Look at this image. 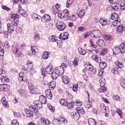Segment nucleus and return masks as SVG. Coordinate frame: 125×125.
<instances>
[{"instance_id": "obj_1", "label": "nucleus", "mask_w": 125, "mask_h": 125, "mask_svg": "<svg viewBox=\"0 0 125 125\" xmlns=\"http://www.w3.org/2000/svg\"><path fill=\"white\" fill-rule=\"evenodd\" d=\"M101 87L99 89H98V91L100 93L103 92H106V90L107 89L106 88V87L104 86L105 85V83H106V81H105V79L104 78H101L99 80Z\"/></svg>"}, {"instance_id": "obj_2", "label": "nucleus", "mask_w": 125, "mask_h": 125, "mask_svg": "<svg viewBox=\"0 0 125 125\" xmlns=\"http://www.w3.org/2000/svg\"><path fill=\"white\" fill-rule=\"evenodd\" d=\"M57 14L59 18H61V19H64V18L70 19V17L69 16V10H65L62 12H59L57 13Z\"/></svg>"}, {"instance_id": "obj_3", "label": "nucleus", "mask_w": 125, "mask_h": 125, "mask_svg": "<svg viewBox=\"0 0 125 125\" xmlns=\"http://www.w3.org/2000/svg\"><path fill=\"white\" fill-rule=\"evenodd\" d=\"M12 50L17 57H20L21 56V53L19 51V46L18 44H17L12 46Z\"/></svg>"}, {"instance_id": "obj_4", "label": "nucleus", "mask_w": 125, "mask_h": 125, "mask_svg": "<svg viewBox=\"0 0 125 125\" xmlns=\"http://www.w3.org/2000/svg\"><path fill=\"white\" fill-rule=\"evenodd\" d=\"M56 27L58 31H64L66 29V24L62 21H58L56 24Z\"/></svg>"}, {"instance_id": "obj_5", "label": "nucleus", "mask_w": 125, "mask_h": 125, "mask_svg": "<svg viewBox=\"0 0 125 125\" xmlns=\"http://www.w3.org/2000/svg\"><path fill=\"white\" fill-rule=\"evenodd\" d=\"M11 19H13L15 27H17V26H18V24H19V15L17 14H12L11 15Z\"/></svg>"}, {"instance_id": "obj_6", "label": "nucleus", "mask_w": 125, "mask_h": 125, "mask_svg": "<svg viewBox=\"0 0 125 125\" xmlns=\"http://www.w3.org/2000/svg\"><path fill=\"white\" fill-rule=\"evenodd\" d=\"M101 109V111L103 112V113H105L106 114L105 116L107 117V115L109 114L110 112V110H109V107L107 106H105L104 104H102L100 106Z\"/></svg>"}, {"instance_id": "obj_7", "label": "nucleus", "mask_w": 125, "mask_h": 125, "mask_svg": "<svg viewBox=\"0 0 125 125\" xmlns=\"http://www.w3.org/2000/svg\"><path fill=\"white\" fill-rule=\"evenodd\" d=\"M18 80L20 82H27L28 80V76L27 75L24 74L22 72L20 73Z\"/></svg>"}, {"instance_id": "obj_8", "label": "nucleus", "mask_w": 125, "mask_h": 125, "mask_svg": "<svg viewBox=\"0 0 125 125\" xmlns=\"http://www.w3.org/2000/svg\"><path fill=\"white\" fill-rule=\"evenodd\" d=\"M28 88L30 90V91L32 94H39V90L37 88H35L34 86H33V84L30 85H28Z\"/></svg>"}, {"instance_id": "obj_9", "label": "nucleus", "mask_w": 125, "mask_h": 125, "mask_svg": "<svg viewBox=\"0 0 125 125\" xmlns=\"http://www.w3.org/2000/svg\"><path fill=\"white\" fill-rule=\"evenodd\" d=\"M71 118L74 119L75 121H78L80 119L81 114L78 113V111H73L71 114Z\"/></svg>"}, {"instance_id": "obj_10", "label": "nucleus", "mask_w": 125, "mask_h": 125, "mask_svg": "<svg viewBox=\"0 0 125 125\" xmlns=\"http://www.w3.org/2000/svg\"><path fill=\"white\" fill-rule=\"evenodd\" d=\"M55 71L56 73L59 74V76H62L64 74V67L62 66H59L58 68H56Z\"/></svg>"}, {"instance_id": "obj_11", "label": "nucleus", "mask_w": 125, "mask_h": 125, "mask_svg": "<svg viewBox=\"0 0 125 125\" xmlns=\"http://www.w3.org/2000/svg\"><path fill=\"white\" fill-rule=\"evenodd\" d=\"M50 16L49 15L45 14L43 17L41 18V21L44 23H47L50 21Z\"/></svg>"}, {"instance_id": "obj_12", "label": "nucleus", "mask_w": 125, "mask_h": 125, "mask_svg": "<svg viewBox=\"0 0 125 125\" xmlns=\"http://www.w3.org/2000/svg\"><path fill=\"white\" fill-rule=\"evenodd\" d=\"M7 30L8 33H13L14 32V27L15 25L14 23H8L7 24Z\"/></svg>"}, {"instance_id": "obj_13", "label": "nucleus", "mask_w": 125, "mask_h": 125, "mask_svg": "<svg viewBox=\"0 0 125 125\" xmlns=\"http://www.w3.org/2000/svg\"><path fill=\"white\" fill-rule=\"evenodd\" d=\"M9 85L8 84H0V90L1 91H8L9 90Z\"/></svg>"}, {"instance_id": "obj_14", "label": "nucleus", "mask_w": 125, "mask_h": 125, "mask_svg": "<svg viewBox=\"0 0 125 125\" xmlns=\"http://www.w3.org/2000/svg\"><path fill=\"white\" fill-rule=\"evenodd\" d=\"M69 34L68 32H65L64 33H61L59 36V38L62 41H66L67 39H69Z\"/></svg>"}, {"instance_id": "obj_15", "label": "nucleus", "mask_w": 125, "mask_h": 125, "mask_svg": "<svg viewBox=\"0 0 125 125\" xmlns=\"http://www.w3.org/2000/svg\"><path fill=\"white\" fill-rule=\"evenodd\" d=\"M34 106L37 109H42V103L40 100L39 101H35L34 102Z\"/></svg>"}, {"instance_id": "obj_16", "label": "nucleus", "mask_w": 125, "mask_h": 125, "mask_svg": "<svg viewBox=\"0 0 125 125\" xmlns=\"http://www.w3.org/2000/svg\"><path fill=\"white\" fill-rule=\"evenodd\" d=\"M84 106L87 109H92V102L90 101L85 102L84 103Z\"/></svg>"}, {"instance_id": "obj_17", "label": "nucleus", "mask_w": 125, "mask_h": 125, "mask_svg": "<svg viewBox=\"0 0 125 125\" xmlns=\"http://www.w3.org/2000/svg\"><path fill=\"white\" fill-rule=\"evenodd\" d=\"M92 58L93 60L98 63H100V62H101V58L98 57V56L96 54L93 55L92 56Z\"/></svg>"}, {"instance_id": "obj_18", "label": "nucleus", "mask_w": 125, "mask_h": 125, "mask_svg": "<svg viewBox=\"0 0 125 125\" xmlns=\"http://www.w3.org/2000/svg\"><path fill=\"white\" fill-rule=\"evenodd\" d=\"M62 81L64 84H68L70 82V78H69V77L68 76H63L62 77Z\"/></svg>"}, {"instance_id": "obj_19", "label": "nucleus", "mask_w": 125, "mask_h": 125, "mask_svg": "<svg viewBox=\"0 0 125 125\" xmlns=\"http://www.w3.org/2000/svg\"><path fill=\"white\" fill-rule=\"evenodd\" d=\"M25 112L26 114V118H32L33 116H34L33 112L31 110L29 109H25Z\"/></svg>"}, {"instance_id": "obj_20", "label": "nucleus", "mask_w": 125, "mask_h": 125, "mask_svg": "<svg viewBox=\"0 0 125 125\" xmlns=\"http://www.w3.org/2000/svg\"><path fill=\"white\" fill-rule=\"evenodd\" d=\"M31 51L32 55H36V53H37V51H38V47L37 46L32 45L31 46Z\"/></svg>"}, {"instance_id": "obj_21", "label": "nucleus", "mask_w": 125, "mask_h": 125, "mask_svg": "<svg viewBox=\"0 0 125 125\" xmlns=\"http://www.w3.org/2000/svg\"><path fill=\"white\" fill-rule=\"evenodd\" d=\"M125 26H123V24H119V25L117 26V31L118 33H121L124 32V31L125 30Z\"/></svg>"}, {"instance_id": "obj_22", "label": "nucleus", "mask_w": 125, "mask_h": 125, "mask_svg": "<svg viewBox=\"0 0 125 125\" xmlns=\"http://www.w3.org/2000/svg\"><path fill=\"white\" fill-rule=\"evenodd\" d=\"M111 18L113 20V21H118L120 16H119L118 14L114 13L111 15Z\"/></svg>"}, {"instance_id": "obj_23", "label": "nucleus", "mask_w": 125, "mask_h": 125, "mask_svg": "<svg viewBox=\"0 0 125 125\" xmlns=\"http://www.w3.org/2000/svg\"><path fill=\"white\" fill-rule=\"evenodd\" d=\"M45 94L48 99H51V98H52V93H51V91L50 90H46L45 91Z\"/></svg>"}, {"instance_id": "obj_24", "label": "nucleus", "mask_w": 125, "mask_h": 125, "mask_svg": "<svg viewBox=\"0 0 125 125\" xmlns=\"http://www.w3.org/2000/svg\"><path fill=\"white\" fill-rule=\"evenodd\" d=\"M45 70H46L47 73L49 75H50V74H51V73L53 72V69H52V66H51V65H48L45 68Z\"/></svg>"}, {"instance_id": "obj_25", "label": "nucleus", "mask_w": 125, "mask_h": 125, "mask_svg": "<svg viewBox=\"0 0 125 125\" xmlns=\"http://www.w3.org/2000/svg\"><path fill=\"white\" fill-rule=\"evenodd\" d=\"M94 38H98L101 36V32L99 30L94 31H93Z\"/></svg>"}, {"instance_id": "obj_26", "label": "nucleus", "mask_w": 125, "mask_h": 125, "mask_svg": "<svg viewBox=\"0 0 125 125\" xmlns=\"http://www.w3.org/2000/svg\"><path fill=\"white\" fill-rule=\"evenodd\" d=\"M30 111H32L33 113L34 112L35 114H38L39 112V109L36 108V106L35 105H30L29 107Z\"/></svg>"}, {"instance_id": "obj_27", "label": "nucleus", "mask_w": 125, "mask_h": 125, "mask_svg": "<svg viewBox=\"0 0 125 125\" xmlns=\"http://www.w3.org/2000/svg\"><path fill=\"white\" fill-rule=\"evenodd\" d=\"M99 22L102 26H106L108 23L107 20L106 19H100Z\"/></svg>"}, {"instance_id": "obj_28", "label": "nucleus", "mask_w": 125, "mask_h": 125, "mask_svg": "<svg viewBox=\"0 0 125 125\" xmlns=\"http://www.w3.org/2000/svg\"><path fill=\"white\" fill-rule=\"evenodd\" d=\"M39 101L43 104H45L46 102V98L43 95H41L39 97Z\"/></svg>"}, {"instance_id": "obj_29", "label": "nucleus", "mask_w": 125, "mask_h": 125, "mask_svg": "<svg viewBox=\"0 0 125 125\" xmlns=\"http://www.w3.org/2000/svg\"><path fill=\"white\" fill-rule=\"evenodd\" d=\"M1 102L3 106H4V107H5L6 108H7V107H8V104L7 103V101H6L5 97H3L1 99Z\"/></svg>"}, {"instance_id": "obj_30", "label": "nucleus", "mask_w": 125, "mask_h": 125, "mask_svg": "<svg viewBox=\"0 0 125 125\" xmlns=\"http://www.w3.org/2000/svg\"><path fill=\"white\" fill-rule=\"evenodd\" d=\"M77 113H79L80 115H84V109L82 107H78L77 108Z\"/></svg>"}, {"instance_id": "obj_31", "label": "nucleus", "mask_w": 125, "mask_h": 125, "mask_svg": "<svg viewBox=\"0 0 125 125\" xmlns=\"http://www.w3.org/2000/svg\"><path fill=\"white\" fill-rule=\"evenodd\" d=\"M99 67L102 69H105V68L107 67V63L105 62H101H101H100V63H99Z\"/></svg>"}, {"instance_id": "obj_32", "label": "nucleus", "mask_w": 125, "mask_h": 125, "mask_svg": "<svg viewBox=\"0 0 125 125\" xmlns=\"http://www.w3.org/2000/svg\"><path fill=\"white\" fill-rule=\"evenodd\" d=\"M52 75V79L53 80H56L59 76V74H58L57 72L55 70V71H53L51 73Z\"/></svg>"}, {"instance_id": "obj_33", "label": "nucleus", "mask_w": 125, "mask_h": 125, "mask_svg": "<svg viewBox=\"0 0 125 125\" xmlns=\"http://www.w3.org/2000/svg\"><path fill=\"white\" fill-rule=\"evenodd\" d=\"M88 123L89 125H96V121L93 118H89L88 120Z\"/></svg>"}, {"instance_id": "obj_34", "label": "nucleus", "mask_w": 125, "mask_h": 125, "mask_svg": "<svg viewBox=\"0 0 125 125\" xmlns=\"http://www.w3.org/2000/svg\"><path fill=\"white\" fill-rule=\"evenodd\" d=\"M58 39V37H57V36H56L52 35L49 37V40L50 41V42H56Z\"/></svg>"}, {"instance_id": "obj_35", "label": "nucleus", "mask_w": 125, "mask_h": 125, "mask_svg": "<svg viewBox=\"0 0 125 125\" xmlns=\"http://www.w3.org/2000/svg\"><path fill=\"white\" fill-rule=\"evenodd\" d=\"M49 52H43L42 55V58L43 59H47L49 57Z\"/></svg>"}, {"instance_id": "obj_36", "label": "nucleus", "mask_w": 125, "mask_h": 125, "mask_svg": "<svg viewBox=\"0 0 125 125\" xmlns=\"http://www.w3.org/2000/svg\"><path fill=\"white\" fill-rule=\"evenodd\" d=\"M97 43L101 47L105 45V42H104V41L102 39L98 40V41L97 42Z\"/></svg>"}, {"instance_id": "obj_37", "label": "nucleus", "mask_w": 125, "mask_h": 125, "mask_svg": "<svg viewBox=\"0 0 125 125\" xmlns=\"http://www.w3.org/2000/svg\"><path fill=\"white\" fill-rule=\"evenodd\" d=\"M40 121H41V123L43 124V125H49V121L48 120H46V119L43 117L41 118Z\"/></svg>"}, {"instance_id": "obj_38", "label": "nucleus", "mask_w": 125, "mask_h": 125, "mask_svg": "<svg viewBox=\"0 0 125 125\" xmlns=\"http://www.w3.org/2000/svg\"><path fill=\"white\" fill-rule=\"evenodd\" d=\"M47 72L44 67L41 68V75L42 76V78L44 79V77L46 76Z\"/></svg>"}, {"instance_id": "obj_39", "label": "nucleus", "mask_w": 125, "mask_h": 125, "mask_svg": "<svg viewBox=\"0 0 125 125\" xmlns=\"http://www.w3.org/2000/svg\"><path fill=\"white\" fill-rule=\"evenodd\" d=\"M56 86V83L54 81H52L50 82L49 87L50 89H54V87Z\"/></svg>"}, {"instance_id": "obj_40", "label": "nucleus", "mask_w": 125, "mask_h": 125, "mask_svg": "<svg viewBox=\"0 0 125 125\" xmlns=\"http://www.w3.org/2000/svg\"><path fill=\"white\" fill-rule=\"evenodd\" d=\"M78 51L81 55H85L86 54V51L82 48H78Z\"/></svg>"}, {"instance_id": "obj_41", "label": "nucleus", "mask_w": 125, "mask_h": 125, "mask_svg": "<svg viewBox=\"0 0 125 125\" xmlns=\"http://www.w3.org/2000/svg\"><path fill=\"white\" fill-rule=\"evenodd\" d=\"M120 8L121 10L124 11L125 10V1H123L121 2V3L119 5Z\"/></svg>"}, {"instance_id": "obj_42", "label": "nucleus", "mask_w": 125, "mask_h": 125, "mask_svg": "<svg viewBox=\"0 0 125 125\" xmlns=\"http://www.w3.org/2000/svg\"><path fill=\"white\" fill-rule=\"evenodd\" d=\"M115 64L118 68H123L124 67V64L118 61L115 62Z\"/></svg>"}, {"instance_id": "obj_43", "label": "nucleus", "mask_w": 125, "mask_h": 125, "mask_svg": "<svg viewBox=\"0 0 125 125\" xmlns=\"http://www.w3.org/2000/svg\"><path fill=\"white\" fill-rule=\"evenodd\" d=\"M85 14V12L84 11V10H81L79 11V12L78 13V16L80 17V18H82L84 14Z\"/></svg>"}, {"instance_id": "obj_44", "label": "nucleus", "mask_w": 125, "mask_h": 125, "mask_svg": "<svg viewBox=\"0 0 125 125\" xmlns=\"http://www.w3.org/2000/svg\"><path fill=\"white\" fill-rule=\"evenodd\" d=\"M116 112L118 114V115H119V116H120L121 119H123V111H122V110H121L120 109H117L116 110Z\"/></svg>"}, {"instance_id": "obj_45", "label": "nucleus", "mask_w": 125, "mask_h": 125, "mask_svg": "<svg viewBox=\"0 0 125 125\" xmlns=\"http://www.w3.org/2000/svg\"><path fill=\"white\" fill-rule=\"evenodd\" d=\"M113 99L115 101H121V97L118 95H114L113 96Z\"/></svg>"}, {"instance_id": "obj_46", "label": "nucleus", "mask_w": 125, "mask_h": 125, "mask_svg": "<svg viewBox=\"0 0 125 125\" xmlns=\"http://www.w3.org/2000/svg\"><path fill=\"white\" fill-rule=\"evenodd\" d=\"M60 103L63 106H66L67 105V100L65 99H61L60 100Z\"/></svg>"}, {"instance_id": "obj_47", "label": "nucleus", "mask_w": 125, "mask_h": 125, "mask_svg": "<svg viewBox=\"0 0 125 125\" xmlns=\"http://www.w3.org/2000/svg\"><path fill=\"white\" fill-rule=\"evenodd\" d=\"M121 24V22L119 21H113V22L112 23V26L114 27H118L119 25Z\"/></svg>"}, {"instance_id": "obj_48", "label": "nucleus", "mask_w": 125, "mask_h": 125, "mask_svg": "<svg viewBox=\"0 0 125 125\" xmlns=\"http://www.w3.org/2000/svg\"><path fill=\"white\" fill-rule=\"evenodd\" d=\"M19 94L21 95V96H25L26 93L25 92V90L20 89L18 90Z\"/></svg>"}, {"instance_id": "obj_49", "label": "nucleus", "mask_w": 125, "mask_h": 125, "mask_svg": "<svg viewBox=\"0 0 125 125\" xmlns=\"http://www.w3.org/2000/svg\"><path fill=\"white\" fill-rule=\"evenodd\" d=\"M27 66L28 69H32L33 68V67H34V64L33 63H32V62L28 61L27 63Z\"/></svg>"}, {"instance_id": "obj_50", "label": "nucleus", "mask_w": 125, "mask_h": 125, "mask_svg": "<svg viewBox=\"0 0 125 125\" xmlns=\"http://www.w3.org/2000/svg\"><path fill=\"white\" fill-rule=\"evenodd\" d=\"M19 12L21 15H22L23 17H26L27 16V15L25 14V11H23V9H20L19 10Z\"/></svg>"}, {"instance_id": "obj_51", "label": "nucleus", "mask_w": 125, "mask_h": 125, "mask_svg": "<svg viewBox=\"0 0 125 125\" xmlns=\"http://www.w3.org/2000/svg\"><path fill=\"white\" fill-rule=\"evenodd\" d=\"M114 22V20H112V18L107 19V25L111 26L112 27L113 25V22Z\"/></svg>"}, {"instance_id": "obj_52", "label": "nucleus", "mask_w": 125, "mask_h": 125, "mask_svg": "<svg viewBox=\"0 0 125 125\" xmlns=\"http://www.w3.org/2000/svg\"><path fill=\"white\" fill-rule=\"evenodd\" d=\"M107 51H108V49L106 48H104L101 52L100 55H102V56H104V55H105V54L107 53Z\"/></svg>"}, {"instance_id": "obj_53", "label": "nucleus", "mask_w": 125, "mask_h": 125, "mask_svg": "<svg viewBox=\"0 0 125 125\" xmlns=\"http://www.w3.org/2000/svg\"><path fill=\"white\" fill-rule=\"evenodd\" d=\"M53 124L54 125H60V122L58 119H54L52 121Z\"/></svg>"}, {"instance_id": "obj_54", "label": "nucleus", "mask_w": 125, "mask_h": 125, "mask_svg": "<svg viewBox=\"0 0 125 125\" xmlns=\"http://www.w3.org/2000/svg\"><path fill=\"white\" fill-rule=\"evenodd\" d=\"M119 70V69L118 68V67H115L113 68L111 70V72L113 74H119V71H118V70Z\"/></svg>"}, {"instance_id": "obj_55", "label": "nucleus", "mask_w": 125, "mask_h": 125, "mask_svg": "<svg viewBox=\"0 0 125 125\" xmlns=\"http://www.w3.org/2000/svg\"><path fill=\"white\" fill-rule=\"evenodd\" d=\"M74 2V0H67L66 1V7H69V5L72 4Z\"/></svg>"}, {"instance_id": "obj_56", "label": "nucleus", "mask_w": 125, "mask_h": 125, "mask_svg": "<svg viewBox=\"0 0 125 125\" xmlns=\"http://www.w3.org/2000/svg\"><path fill=\"white\" fill-rule=\"evenodd\" d=\"M73 64L74 66H78L79 65V62H78V58L75 57L74 61H73Z\"/></svg>"}, {"instance_id": "obj_57", "label": "nucleus", "mask_w": 125, "mask_h": 125, "mask_svg": "<svg viewBox=\"0 0 125 125\" xmlns=\"http://www.w3.org/2000/svg\"><path fill=\"white\" fill-rule=\"evenodd\" d=\"M48 108V109L50 110V111L51 112H54V111H55V108H54V107L52 105H47Z\"/></svg>"}, {"instance_id": "obj_58", "label": "nucleus", "mask_w": 125, "mask_h": 125, "mask_svg": "<svg viewBox=\"0 0 125 125\" xmlns=\"http://www.w3.org/2000/svg\"><path fill=\"white\" fill-rule=\"evenodd\" d=\"M59 121L61 123H63V124H66V123H67V120L63 117H61Z\"/></svg>"}, {"instance_id": "obj_59", "label": "nucleus", "mask_w": 125, "mask_h": 125, "mask_svg": "<svg viewBox=\"0 0 125 125\" xmlns=\"http://www.w3.org/2000/svg\"><path fill=\"white\" fill-rule=\"evenodd\" d=\"M1 81H2V82H5L6 83H8V82H9V79L5 76H2Z\"/></svg>"}, {"instance_id": "obj_60", "label": "nucleus", "mask_w": 125, "mask_h": 125, "mask_svg": "<svg viewBox=\"0 0 125 125\" xmlns=\"http://www.w3.org/2000/svg\"><path fill=\"white\" fill-rule=\"evenodd\" d=\"M40 39V34H39L37 32L34 33V40L37 41V40H39Z\"/></svg>"}, {"instance_id": "obj_61", "label": "nucleus", "mask_w": 125, "mask_h": 125, "mask_svg": "<svg viewBox=\"0 0 125 125\" xmlns=\"http://www.w3.org/2000/svg\"><path fill=\"white\" fill-rule=\"evenodd\" d=\"M73 104L72 103H69L68 104H67L66 105V106H67V108L68 109H73Z\"/></svg>"}, {"instance_id": "obj_62", "label": "nucleus", "mask_w": 125, "mask_h": 125, "mask_svg": "<svg viewBox=\"0 0 125 125\" xmlns=\"http://www.w3.org/2000/svg\"><path fill=\"white\" fill-rule=\"evenodd\" d=\"M14 115L16 118H21V117L22 116V115L21 114H20L19 113H17V112L14 113Z\"/></svg>"}, {"instance_id": "obj_63", "label": "nucleus", "mask_w": 125, "mask_h": 125, "mask_svg": "<svg viewBox=\"0 0 125 125\" xmlns=\"http://www.w3.org/2000/svg\"><path fill=\"white\" fill-rule=\"evenodd\" d=\"M12 125H19V123L17 122V120H13L11 122Z\"/></svg>"}, {"instance_id": "obj_64", "label": "nucleus", "mask_w": 125, "mask_h": 125, "mask_svg": "<svg viewBox=\"0 0 125 125\" xmlns=\"http://www.w3.org/2000/svg\"><path fill=\"white\" fill-rule=\"evenodd\" d=\"M121 86L125 89V79H123L121 81Z\"/></svg>"}]
</instances>
